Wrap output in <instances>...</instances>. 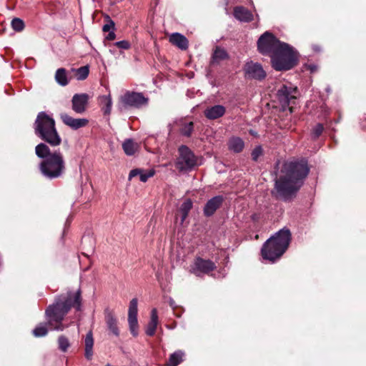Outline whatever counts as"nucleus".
<instances>
[{"label":"nucleus","mask_w":366,"mask_h":366,"mask_svg":"<svg viewBox=\"0 0 366 366\" xmlns=\"http://www.w3.org/2000/svg\"><path fill=\"white\" fill-rule=\"evenodd\" d=\"M128 323L129 327V330L132 335L134 337H137L138 335V320L137 316H128Z\"/></svg>","instance_id":"c756f323"},{"label":"nucleus","mask_w":366,"mask_h":366,"mask_svg":"<svg viewBox=\"0 0 366 366\" xmlns=\"http://www.w3.org/2000/svg\"><path fill=\"white\" fill-rule=\"evenodd\" d=\"M297 95V89L292 85H282L277 91V99L283 109L287 108L292 112V105L295 104Z\"/></svg>","instance_id":"6e6552de"},{"label":"nucleus","mask_w":366,"mask_h":366,"mask_svg":"<svg viewBox=\"0 0 366 366\" xmlns=\"http://www.w3.org/2000/svg\"><path fill=\"white\" fill-rule=\"evenodd\" d=\"M169 42L182 50H186L188 48V40L179 33H173L169 36Z\"/></svg>","instance_id":"aec40b11"},{"label":"nucleus","mask_w":366,"mask_h":366,"mask_svg":"<svg viewBox=\"0 0 366 366\" xmlns=\"http://www.w3.org/2000/svg\"><path fill=\"white\" fill-rule=\"evenodd\" d=\"M84 357L87 360H91L93 358L94 355V337L93 332L92 330H89L84 340Z\"/></svg>","instance_id":"a211bd4d"},{"label":"nucleus","mask_w":366,"mask_h":366,"mask_svg":"<svg viewBox=\"0 0 366 366\" xmlns=\"http://www.w3.org/2000/svg\"><path fill=\"white\" fill-rule=\"evenodd\" d=\"M60 117L65 125L68 126L69 127L74 130L84 127L89 123V120L87 119H75L66 113L61 114Z\"/></svg>","instance_id":"4468645a"},{"label":"nucleus","mask_w":366,"mask_h":366,"mask_svg":"<svg viewBox=\"0 0 366 366\" xmlns=\"http://www.w3.org/2000/svg\"><path fill=\"white\" fill-rule=\"evenodd\" d=\"M215 268V264L212 261L197 257L191 266L190 272L200 277L202 274H207Z\"/></svg>","instance_id":"9b49d317"},{"label":"nucleus","mask_w":366,"mask_h":366,"mask_svg":"<svg viewBox=\"0 0 366 366\" xmlns=\"http://www.w3.org/2000/svg\"><path fill=\"white\" fill-rule=\"evenodd\" d=\"M106 19H107V24H105L103 26V28H102L103 31L107 32V31H109L110 30L111 31L114 30L115 24H114V21L112 20V19L109 16H106Z\"/></svg>","instance_id":"c9c22d12"},{"label":"nucleus","mask_w":366,"mask_h":366,"mask_svg":"<svg viewBox=\"0 0 366 366\" xmlns=\"http://www.w3.org/2000/svg\"><path fill=\"white\" fill-rule=\"evenodd\" d=\"M178 150L176 167L179 171L191 170L197 165V157L188 147L182 145Z\"/></svg>","instance_id":"1a4fd4ad"},{"label":"nucleus","mask_w":366,"mask_h":366,"mask_svg":"<svg viewBox=\"0 0 366 366\" xmlns=\"http://www.w3.org/2000/svg\"><path fill=\"white\" fill-rule=\"evenodd\" d=\"M36 155L43 160L39 168L41 173L49 179L61 177L66 171V162L62 153L59 151L51 152L49 147L44 143H39L35 148Z\"/></svg>","instance_id":"7ed1b4c3"},{"label":"nucleus","mask_w":366,"mask_h":366,"mask_svg":"<svg viewBox=\"0 0 366 366\" xmlns=\"http://www.w3.org/2000/svg\"><path fill=\"white\" fill-rule=\"evenodd\" d=\"M228 147L229 150L235 153H239L242 151L244 143L239 137H232L229 141Z\"/></svg>","instance_id":"b1692460"},{"label":"nucleus","mask_w":366,"mask_h":366,"mask_svg":"<svg viewBox=\"0 0 366 366\" xmlns=\"http://www.w3.org/2000/svg\"><path fill=\"white\" fill-rule=\"evenodd\" d=\"M100 103L104 114L109 115L111 113L112 106L111 96L109 94L100 97Z\"/></svg>","instance_id":"a878e982"},{"label":"nucleus","mask_w":366,"mask_h":366,"mask_svg":"<svg viewBox=\"0 0 366 366\" xmlns=\"http://www.w3.org/2000/svg\"><path fill=\"white\" fill-rule=\"evenodd\" d=\"M193 129L194 124L192 122H184L179 129V132L182 135L189 137L191 136Z\"/></svg>","instance_id":"7c9ffc66"},{"label":"nucleus","mask_w":366,"mask_h":366,"mask_svg":"<svg viewBox=\"0 0 366 366\" xmlns=\"http://www.w3.org/2000/svg\"><path fill=\"white\" fill-rule=\"evenodd\" d=\"M184 352L178 350L172 353L167 362V366H177L183 361Z\"/></svg>","instance_id":"bb28decb"},{"label":"nucleus","mask_w":366,"mask_h":366,"mask_svg":"<svg viewBox=\"0 0 366 366\" xmlns=\"http://www.w3.org/2000/svg\"><path fill=\"white\" fill-rule=\"evenodd\" d=\"M234 16L239 21L244 22H249L253 19L251 11L243 6H236L234 9Z\"/></svg>","instance_id":"412c9836"},{"label":"nucleus","mask_w":366,"mask_h":366,"mask_svg":"<svg viewBox=\"0 0 366 366\" xmlns=\"http://www.w3.org/2000/svg\"><path fill=\"white\" fill-rule=\"evenodd\" d=\"M34 129L38 137L52 147L59 146L61 142L54 119L45 112H41L37 114L34 123Z\"/></svg>","instance_id":"39448f33"},{"label":"nucleus","mask_w":366,"mask_h":366,"mask_svg":"<svg viewBox=\"0 0 366 366\" xmlns=\"http://www.w3.org/2000/svg\"><path fill=\"white\" fill-rule=\"evenodd\" d=\"M227 58L228 54L226 50L219 46H217L212 55V62H219Z\"/></svg>","instance_id":"c85d7f7f"},{"label":"nucleus","mask_w":366,"mask_h":366,"mask_svg":"<svg viewBox=\"0 0 366 366\" xmlns=\"http://www.w3.org/2000/svg\"><path fill=\"white\" fill-rule=\"evenodd\" d=\"M122 148L128 156L133 155L137 150L138 145L132 139H127L122 144Z\"/></svg>","instance_id":"393cba45"},{"label":"nucleus","mask_w":366,"mask_h":366,"mask_svg":"<svg viewBox=\"0 0 366 366\" xmlns=\"http://www.w3.org/2000/svg\"><path fill=\"white\" fill-rule=\"evenodd\" d=\"M193 206L192 202L190 199H185L181 204L179 212L181 214V224H183L184 220L188 216L189 211L192 209Z\"/></svg>","instance_id":"5701e85b"},{"label":"nucleus","mask_w":366,"mask_h":366,"mask_svg":"<svg viewBox=\"0 0 366 366\" xmlns=\"http://www.w3.org/2000/svg\"><path fill=\"white\" fill-rule=\"evenodd\" d=\"M138 312V300L133 298L129 305L128 316H137Z\"/></svg>","instance_id":"72a5a7b5"},{"label":"nucleus","mask_w":366,"mask_h":366,"mask_svg":"<svg viewBox=\"0 0 366 366\" xmlns=\"http://www.w3.org/2000/svg\"><path fill=\"white\" fill-rule=\"evenodd\" d=\"M89 96L86 94H76L71 99L72 109L77 114H82L86 111Z\"/></svg>","instance_id":"ddd939ff"},{"label":"nucleus","mask_w":366,"mask_h":366,"mask_svg":"<svg viewBox=\"0 0 366 366\" xmlns=\"http://www.w3.org/2000/svg\"><path fill=\"white\" fill-rule=\"evenodd\" d=\"M115 38H116V34L114 33V30L110 31L109 33L106 36V39H107L109 41L114 40V39H115Z\"/></svg>","instance_id":"ea45409f"},{"label":"nucleus","mask_w":366,"mask_h":366,"mask_svg":"<svg viewBox=\"0 0 366 366\" xmlns=\"http://www.w3.org/2000/svg\"><path fill=\"white\" fill-rule=\"evenodd\" d=\"M272 33L264 32L257 41V48L259 51L264 55H269L270 58L277 50L283 44Z\"/></svg>","instance_id":"0eeeda50"},{"label":"nucleus","mask_w":366,"mask_h":366,"mask_svg":"<svg viewBox=\"0 0 366 366\" xmlns=\"http://www.w3.org/2000/svg\"><path fill=\"white\" fill-rule=\"evenodd\" d=\"M89 73V69L88 66H84L79 68L76 71V79L78 80H84L87 78Z\"/></svg>","instance_id":"473e14b6"},{"label":"nucleus","mask_w":366,"mask_h":366,"mask_svg":"<svg viewBox=\"0 0 366 366\" xmlns=\"http://www.w3.org/2000/svg\"><path fill=\"white\" fill-rule=\"evenodd\" d=\"M323 129V125L322 124H317L312 129V138L317 139L322 134Z\"/></svg>","instance_id":"e433bc0d"},{"label":"nucleus","mask_w":366,"mask_h":366,"mask_svg":"<svg viewBox=\"0 0 366 366\" xmlns=\"http://www.w3.org/2000/svg\"><path fill=\"white\" fill-rule=\"evenodd\" d=\"M291 240V233L283 228L268 239L263 244L261 253L264 259L274 262L287 250Z\"/></svg>","instance_id":"20e7f679"},{"label":"nucleus","mask_w":366,"mask_h":366,"mask_svg":"<svg viewBox=\"0 0 366 366\" xmlns=\"http://www.w3.org/2000/svg\"><path fill=\"white\" fill-rule=\"evenodd\" d=\"M158 325V315L157 310L156 308H153L151 311V318L149 322L145 332L148 336H153L155 334L157 327Z\"/></svg>","instance_id":"4be33fe9"},{"label":"nucleus","mask_w":366,"mask_h":366,"mask_svg":"<svg viewBox=\"0 0 366 366\" xmlns=\"http://www.w3.org/2000/svg\"><path fill=\"white\" fill-rule=\"evenodd\" d=\"M58 347L61 352H66L70 347L69 339L64 335H60L58 338Z\"/></svg>","instance_id":"2f4dec72"},{"label":"nucleus","mask_w":366,"mask_h":366,"mask_svg":"<svg viewBox=\"0 0 366 366\" xmlns=\"http://www.w3.org/2000/svg\"><path fill=\"white\" fill-rule=\"evenodd\" d=\"M246 77L249 79H254L262 80L266 76V72L263 69L262 65L252 61L248 62L244 66Z\"/></svg>","instance_id":"f8f14e48"},{"label":"nucleus","mask_w":366,"mask_h":366,"mask_svg":"<svg viewBox=\"0 0 366 366\" xmlns=\"http://www.w3.org/2000/svg\"><path fill=\"white\" fill-rule=\"evenodd\" d=\"M309 172L305 160L285 162L280 177L275 180L277 196L285 201L291 199L302 186Z\"/></svg>","instance_id":"f03ea898"},{"label":"nucleus","mask_w":366,"mask_h":366,"mask_svg":"<svg viewBox=\"0 0 366 366\" xmlns=\"http://www.w3.org/2000/svg\"><path fill=\"white\" fill-rule=\"evenodd\" d=\"M105 322L108 330L114 336H119V329L118 327L117 319L115 317L114 312L109 308L104 310Z\"/></svg>","instance_id":"2eb2a0df"},{"label":"nucleus","mask_w":366,"mask_h":366,"mask_svg":"<svg viewBox=\"0 0 366 366\" xmlns=\"http://www.w3.org/2000/svg\"><path fill=\"white\" fill-rule=\"evenodd\" d=\"M297 51L285 42L271 57L272 66L277 71L290 70L297 65Z\"/></svg>","instance_id":"423d86ee"},{"label":"nucleus","mask_w":366,"mask_h":366,"mask_svg":"<svg viewBox=\"0 0 366 366\" xmlns=\"http://www.w3.org/2000/svg\"><path fill=\"white\" fill-rule=\"evenodd\" d=\"M114 45L119 49H129L131 47V44L128 41L122 40L115 42Z\"/></svg>","instance_id":"58836bf2"},{"label":"nucleus","mask_w":366,"mask_h":366,"mask_svg":"<svg viewBox=\"0 0 366 366\" xmlns=\"http://www.w3.org/2000/svg\"><path fill=\"white\" fill-rule=\"evenodd\" d=\"M262 148L261 146L256 147L252 152V159L257 161L258 158L262 155Z\"/></svg>","instance_id":"4c0bfd02"},{"label":"nucleus","mask_w":366,"mask_h":366,"mask_svg":"<svg viewBox=\"0 0 366 366\" xmlns=\"http://www.w3.org/2000/svg\"><path fill=\"white\" fill-rule=\"evenodd\" d=\"M223 201L224 198L221 195L215 196L209 199L204 205L203 209L204 216L211 217L213 215L217 209L220 207Z\"/></svg>","instance_id":"dca6fc26"},{"label":"nucleus","mask_w":366,"mask_h":366,"mask_svg":"<svg viewBox=\"0 0 366 366\" xmlns=\"http://www.w3.org/2000/svg\"><path fill=\"white\" fill-rule=\"evenodd\" d=\"M11 27L16 31H21L24 28V22L19 18H14L11 21Z\"/></svg>","instance_id":"f704fd0d"},{"label":"nucleus","mask_w":366,"mask_h":366,"mask_svg":"<svg viewBox=\"0 0 366 366\" xmlns=\"http://www.w3.org/2000/svg\"><path fill=\"white\" fill-rule=\"evenodd\" d=\"M121 102L125 107L139 108L147 104L148 98L145 97L140 92H127L121 97Z\"/></svg>","instance_id":"9d476101"},{"label":"nucleus","mask_w":366,"mask_h":366,"mask_svg":"<svg viewBox=\"0 0 366 366\" xmlns=\"http://www.w3.org/2000/svg\"><path fill=\"white\" fill-rule=\"evenodd\" d=\"M155 174V170L151 169L145 171L142 169H134L130 171L129 174V180H131L133 177L139 176V179L142 182H146L149 178L152 177Z\"/></svg>","instance_id":"6ab92c4d"},{"label":"nucleus","mask_w":366,"mask_h":366,"mask_svg":"<svg viewBox=\"0 0 366 366\" xmlns=\"http://www.w3.org/2000/svg\"><path fill=\"white\" fill-rule=\"evenodd\" d=\"M226 112V109L222 105H214L207 108L204 112V116L208 119H216L222 117Z\"/></svg>","instance_id":"f3484780"},{"label":"nucleus","mask_w":366,"mask_h":366,"mask_svg":"<svg viewBox=\"0 0 366 366\" xmlns=\"http://www.w3.org/2000/svg\"><path fill=\"white\" fill-rule=\"evenodd\" d=\"M81 307V292L78 289L75 292L68 291L56 297L53 304L45 310L46 322H41L33 330L36 337H44L48 334V327L51 330L63 331L68 325L63 324L66 315L71 308L79 311Z\"/></svg>","instance_id":"f257e3e1"},{"label":"nucleus","mask_w":366,"mask_h":366,"mask_svg":"<svg viewBox=\"0 0 366 366\" xmlns=\"http://www.w3.org/2000/svg\"><path fill=\"white\" fill-rule=\"evenodd\" d=\"M55 79L61 86H66L68 84L69 81L65 69H58L55 74Z\"/></svg>","instance_id":"cd10ccee"}]
</instances>
